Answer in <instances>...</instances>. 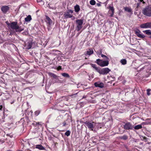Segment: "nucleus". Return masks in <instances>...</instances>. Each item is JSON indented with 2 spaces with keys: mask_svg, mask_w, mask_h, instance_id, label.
I'll list each match as a JSON object with an SVG mask.
<instances>
[{
  "mask_svg": "<svg viewBox=\"0 0 151 151\" xmlns=\"http://www.w3.org/2000/svg\"><path fill=\"white\" fill-rule=\"evenodd\" d=\"M11 28L13 29H15L16 32H20L23 30V28H21L17 25V22H12L10 24Z\"/></svg>",
  "mask_w": 151,
  "mask_h": 151,
  "instance_id": "1",
  "label": "nucleus"
},
{
  "mask_svg": "<svg viewBox=\"0 0 151 151\" xmlns=\"http://www.w3.org/2000/svg\"><path fill=\"white\" fill-rule=\"evenodd\" d=\"M86 127L88 128L89 130L93 131V129L95 127L96 123L93 121H86L84 122Z\"/></svg>",
  "mask_w": 151,
  "mask_h": 151,
  "instance_id": "2",
  "label": "nucleus"
},
{
  "mask_svg": "<svg viewBox=\"0 0 151 151\" xmlns=\"http://www.w3.org/2000/svg\"><path fill=\"white\" fill-rule=\"evenodd\" d=\"M142 12L145 16L151 17V6H147L143 8Z\"/></svg>",
  "mask_w": 151,
  "mask_h": 151,
  "instance_id": "3",
  "label": "nucleus"
},
{
  "mask_svg": "<svg viewBox=\"0 0 151 151\" xmlns=\"http://www.w3.org/2000/svg\"><path fill=\"white\" fill-rule=\"evenodd\" d=\"M96 63L99 65L101 67L107 66L109 64V62L108 60H106L103 61L99 59L96 60Z\"/></svg>",
  "mask_w": 151,
  "mask_h": 151,
  "instance_id": "4",
  "label": "nucleus"
},
{
  "mask_svg": "<svg viewBox=\"0 0 151 151\" xmlns=\"http://www.w3.org/2000/svg\"><path fill=\"white\" fill-rule=\"evenodd\" d=\"M73 11L71 9H68L64 13L63 16L65 18H71L73 17L72 14Z\"/></svg>",
  "mask_w": 151,
  "mask_h": 151,
  "instance_id": "5",
  "label": "nucleus"
},
{
  "mask_svg": "<svg viewBox=\"0 0 151 151\" xmlns=\"http://www.w3.org/2000/svg\"><path fill=\"white\" fill-rule=\"evenodd\" d=\"M77 27L76 29L77 31H79L82 27L83 24V20L81 19H77L76 20Z\"/></svg>",
  "mask_w": 151,
  "mask_h": 151,
  "instance_id": "6",
  "label": "nucleus"
},
{
  "mask_svg": "<svg viewBox=\"0 0 151 151\" xmlns=\"http://www.w3.org/2000/svg\"><path fill=\"white\" fill-rule=\"evenodd\" d=\"M124 128L126 130L132 129L133 128L132 126L129 122H128L125 124L124 126Z\"/></svg>",
  "mask_w": 151,
  "mask_h": 151,
  "instance_id": "7",
  "label": "nucleus"
},
{
  "mask_svg": "<svg viewBox=\"0 0 151 151\" xmlns=\"http://www.w3.org/2000/svg\"><path fill=\"white\" fill-rule=\"evenodd\" d=\"M110 70L108 68H105L101 69L100 74L106 75L108 73Z\"/></svg>",
  "mask_w": 151,
  "mask_h": 151,
  "instance_id": "8",
  "label": "nucleus"
},
{
  "mask_svg": "<svg viewBox=\"0 0 151 151\" xmlns=\"http://www.w3.org/2000/svg\"><path fill=\"white\" fill-rule=\"evenodd\" d=\"M140 27L146 29L151 28V22H149L142 24L140 25Z\"/></svg>",
  "mask_w": 151,
  "mask_h": 151,
  "instance_id": "9",
  "label": "nucleus"
},
{
  "mask_svg": "<svg viewBox=\"0 0 151 151\" xmlns=\"http://www.w3.org/2000/svg\"><path fill=\"white\" fill-rule=\"evenodd\" d=\"M135 34L138 37L140 38H144L145 37V36L142 34L141 31L138 29L135 31Z\"/></svg>",
  "mask_w": 151,
  "mask_h": 151,
  "instance_id": "10",
  "label": "nucleus"
},
{
  "mask_svg": "<svg viewBox=\"0 0 151 151\" xmlns=\"http://www.w3.org/2000/svg\"><path fill=\"white\" fill-rule=\"evenodd\" d=\"M108 8L109 9V12L110 14V16L112 17L113 16L114 13V9L113 6H111L109 5Z\"/></svg>",
  "mask_w": 151,
  "mask_h": 151,
  "instance_id": "11",
  "label": "nucleus"
},
{
  "mask_svg": "<svg viewBox=\"0 0 151 151\" xmlns=\"http://www.w3.org/2000/svg\"><path fill=\"white\" fill-rule=\"evenodd\" d=\"M9 7L7 6H3L1 7V9L2 12L4 13H6L9 10Z\"/></svg>",
  "mask_w": 151,
  "mask_h": 151,
  "instance_id": "12",
  "label": "nucleus"
},
{
  "mask_svg": "<svg viewBox=\"0 0 151 151\" xmlns=\"http://www.w3.org/2000/svg\"><path fill=\"white\" fill-rule=\"evenodd\" d=\"M94 85L96 87L101 88H102L104 86V83L100 82H96L94 83Z\"/></svg>",
  "mask_w": 151,
  "mask_h": 151,
  "instance_id": "13",
  "label": "nucleus"
},
{
  "mask_svg": "<svg viewBox=\"0 0 151 151\" xmlns=\"http://www.w3.org/2000/svg\"><path fill=\"white\" fill-rule=\"evenodd\" d=\"M125 11L127 12L130 14H132L133 13V11L132 9L128 7H124V8Z\"/></svg>",
  "mask_w": 151,
  "mask_h": 151,
  "instance_id": "14",
  "label": "nucleus"
},
{
  "mask_svg": "<svg viewBox=\"0 0 151 151\" xmlns=\"http://www.w3.org/2000/svg\"><path fill=\"white\" fill-rule=\"evenodd\" d=\"M46 19L47 20L46 22L49 25H51L52 23V21L51 19L47 16H46Z\"/></svg>",
  "mask_w": 151,
  "mask_h": 151,
  "instance_id": "15",
  "label": "nucleus"
},
{
  "mask_svg": "<svg viewBox=\"0 0 151 151\" xmlns=\"http://www.w3.org/2000/svg\"><path fill=\"white\" fill-rule=\"evenodd\" d=\"M36 148L40 150H45V148L42 145H37Z\"/></svg>",
  "mask_w": 151,
  "mask_h": 151,
  "instance_id": "16",
  "label": "nucleus"
},
{
  "mask_svg": "<svg viewBox=\"0 0 151 151\" xmlns=\"http://www.w3.org/2000/svg\"><path fill=\"white\" fill-rule=\"evenodd\" d=\"M48 74L50 76L52 77H53L55 79H56L58 77L56 75L53 73L50 72L48 73Z\"/></svg>",
  "mask_w": 151,
  "mask_h": 151,
  "instance_id": "17",
  "label": "nucleus"
},
{
  "mask_svg": "<svg viewBox=\"0 0 151 151\" xmlns=\"http://www.w3.org/2000/svg\"><path fill=\"white\" fill-rule=\"evenodd\" d=\"M74 9L75 11L76 12H79L80 10V7L78 5H76L75 6Z\"/></svg>",
  "mask_w": 151,
  "mask_h": 151,
  "instance_id": "18",
  "label": "nucleus"
},
{
  "mask_svg": "<svg viewBox=\"0 0 151 151\" xmlns=\"http://www.w3.org/2000/svg\"><path fill=\"white\" fill-rule=\"evenodd\" d=\"M25 20L26 22H28L30 21L32 19V18L31 15H29L26 17L25 18Z\"/></svg>",
  "mask_w": 151,
  "mask_h": 151,
  "instance_id": "19",
  "label": "nucleus"
},
{
  "mask_svg": "<svg viewBox=\"0 0 151 151\" xmlns=\"http://www.w3.org/2000/svg\"><path fill=\"white\" fill-rule=\"evenodd\" d=\"M86 54L88 55H90L93 54V50L92 49H89L87 51Z\"/></svg>",
  "mask_w": 151,
  "mask_h": 151,
  "instance_id": "20",
  "label": "nucleus"
},
{
  "mask_svg": "<svg viewBox=\"0 0 151 151\" xmlns=\"http://www.w3.org/2000/svg\"><path fill=\"white\" fill-rule=\"evenodd\" d=\"M134 128V129L137 130L142 128V126L141 125L139 124L135 126Z\"/></svg>",
  "mask_w": 151,
  "mask_h": 151,
  "instance_id": "21",
  "label": "nucleus"
},
{
  "mask_svg": "<svg viewBox=\"0 0 151 151\" xmlns=\"http://www.w3.org/2000/svg\"><path fill=\"white\" fill-rule=\"evenodd\" d=\"M32 43L30 42H28L27 43V48L28 49H30L32 46Z\"/></svg>",
  "mask_w": 151,
  "mask_h": 151,
  "instance_id": "22",
  "label": "nucleus"
},
{
  "mask_svg": "<svg viewBox=\"0 0 151 151\" xmlns=\"http://www.w3.org/2000/svg\"><path fill=\"white\" fill-rule=\"evenodd\" d=\"M120 62L122 65H124L126 64L127 61L125 59H122L121 60Z\"/></svg>",
  "mask_w": 151,
  "mask_h": 151,
  "instance_id": "23",
  "label": "nucleus"
},
{
  "mask_svg": "<svg viewBox=\"0 0 151 151\" xmlns=\"http://www.w3.org/2000/svg\"><path fill=\"white\" fill-rule=\"evenodd\" d=\"M145 124H151V119H146V121L145 122Z\"/></svg>",
  "mask_w": 151,
  "mask_h": 151,
  "instance_id": "24",
  "label": "nucleus"
},
{
  "mask_svg": "<svg viewBox=\"0 0 151 151\" xmlns=\"http://www.w3.org/2000/svg\"><path fill=\"white\" fill-rule=\"evenodd\" d=\"M143 32L145 33L146 34L148 35H150L151 34V31L150 30H147L145 31H144Z\"/></svg>",
  "mask_w": 151,
  "mask_h": 151,
  "instance_id": "25",
  "label": "nucleus"
},
{
  "mask_svg": "<svg viewBox=\"0 0 151 151\" xmlns=\"http://www.w3.org/2000/svg\"><path fill=\"white\" fill-rule=\"evenodd\" d=\"M62 75L63 76V77H67V78H69L70 76L69 75L66 73H63L62 74Z\"/></svg>",
  "mask_w": 151,
  "mask_h": 151,
  "instance_id": "26",
  "label": "nucleus"
},
{
  "mask_svg": "<svg viewBox=\"0 0 151 151\" xmlns=\"http://www.w3.org/2000/svg\"><path fill=\"white\" fill-rule=\"evenodd\" d=\"M140 137L141 139L142 140H145V142L147 141V137L142 136H140Z\"/></svg>",
  "mask_w": 151,
  "mask_h": 151,
  "instance_id": "27",
  "label": "nucleus"
},
{
  "mask_svg": "<svg viewBox=\"0 0 151 151\" xmlns=\"http://www.w3.org/2000/svg\"><path fill=\"white\" fill-rule=\"evenodd\" d=\"M90 4L92 5H94L96 4V1L94 0H91L90 1Z\"/></svg>",
  "mask_w": 151,
  "mask_h": 151,
  "instance_id": "28",
  "label": "nucleus"
},
{
  "mask_svg": "<svg viewBox=\"0 0 151 151\" xmlns=\"http://www.w3.org/2000/svg\"><path fill=\"white\" fill-rule=\"evenodd\" d=\"M70 134V132L69 130H68L65 133V135L67 136H69Z\"/></svg>",
  "mask_w": 151,
  "mask_h": 151,
  "instance_id": "29",
  "label": "nucleus"
},
{
  "mask_svg": "<svg viewBox=\"0 0 151 151\" xmlns=\"http://www.w3.org/2000/svg\"><path fill=\"white\" fill-rule=\"evenodd\" d=\"M128 138V136L127 135H124L121 138L124 140H126Z\"/></svg>",
  "mask_w": 151,
  "mask_h": 151,
  "instance_id": "30",
  "label": "nucleus"
},
{
  "mask_svg": "<svg viewBox=\"0 0 151 151\" xmlns=\"http://www.w3.org/2000/svg\"><path fill=\"white\" fill-rule=\"evenodd\" d=\"M40 111H39V110L37 111H35V115L37 116L40 113Z\"/></svg>",
  "mask_w": 151,
  "mask_h": 151,
  "instance_id": "31",
  "label": "nucleus"
},
{
  "mask_svg": "<svg viewBox=\"0 0 151 151\" xmlns=\"http://www.w3.org/2000/svg\"><path fill=\"white\" fill-rule=\"evenodd\" d=\"M101 57L102 58H105L106 60H108L109 59V58L105 55L104 54H101Z\"/></svg>",
  "mask_w": 151,
  "mask_h": 151,
  "instance_id": "32",
  "label": "nucleus"
},
{
  "mask_svg": "<svg viewBox=\"0 0 151 151\" xmlns=\"http://www.w3.org/2000/svg\"><path fill=\"white\" fill-rule=\"evenodd\" d=\"M95 70L98 72L99 74L100 72L101 69L98 68L97 67L96 68Z\"/></svg>",
  "mask_w": 151,
  "mask_h": 151,
  "instance_id": "33",
  "label": "nucleus"
},
{
  "mask_svg": "<svg viewBox=\"0 0 151 151\" xmlns=\"http://www.w3.org/2000/svg\"><path fill=\"white\" fill-rule=\"evenodd\" d=\"M91 66L93 68H94V69H95L96 68H97V67H96V64H91Z\"/></svg>",
  "mask_w": 151,
  "mask_h": 151,
  "instance_id": "34",
  "label": "nucleus"
},
{
  "mask_svg": "<svg viewBox=\"0 0 151 151\" xmlns=\"http://www.w3.org/2000/svg\"><path fill=\"white\" fill-rule=\"evenodd\" d=\"M140 2L137 3L136 4V8H139V7L140 6Z\"/></svg>",
  "mask_w": 151,
  "mask_h": 151,
  "instance_id": "35",
  "label": "nucleus"
},
{
  "mask_svg": "<svg viewBox=\"0 0 151 151\" xmlns=\"http://www.w3.org/2000/svg\"><path fill=\"white\" fill-rule=\"evenodd\" d=\"M150 90L148 89L147 90V94L148 96H149L150 95Z\"/></svg>",
  "mask_w": 151,
  "mask_h": 151,
  "instance_id": "36",
  "label": "nucleus"
},
{
  "mask_svg": "<svg viewBox=\"0 0 151 151\" xmlns=\"http://www.w3.org/2000/svg\"><path fill=\"white\" fill-rule=\"evenodd\" d=\"M139 2H142L143 4H145V2L143 1V0H138Z\"/></svg>",
  "mask_w": 151,
  "mask_h": 151,
  "instance_id": "37",
  "label": "nucleus"
},
{
  "mask_svg": "<svg viewBox=\"0 0 151 151\" xmlns=\"http://www.w3.org/2000/svg\"><path fill=\"white\" fill-rule=\"evenodd\" d=\"M146 66H145L143 67H142L141 69L140 70V71H141L142 70H143L144 69H145L146 67Z\"/></svg>",
  "mask_w": 151,
  "mask_h": 151,
  "instance_id": "38",
  "label": "nucleus"
},
{
  "mask_svg": "<svg viewBox=\"0 0 151 151\" xmlns=\"http://www.w3.org/2000/svg\"><path fill=\"white\" fill-rule=\"evenodd\" d=\"M77 94V93H76V94H74L73 95H71L70 96L72 97H74V96H75Z\"/></svg>",
  "mask_w": 151,
  "mask_h": 151,
  "instance_id": "39",
  "label": "nucleus"
},
{
  "mask_svg": "<svg viewBox=\"0 0 151 151\" xmlns=\"http://www.w3.org/2000/svg\"><path fill=\"white\" fill-rule=\"evenodd\" d=\"M66 124V123L65 122H63V126H65Z\"/></svg>",
  "mask_w": 151,
  "mask_h": 151,
  "instance_id": "40",
  "label": "nucleus"
},
{
  "mask_svg": "<svg viewBox=\"0 0 151 151\" xmlns=\"http://www.w3.org/2000/svg\"><path fill=\"white\" fill-rule=\"evenodd\" d=\"M42 1V0H37V2L38 3L41 2Z\"/></svg>",
  "mask_w": 151,
  "mask_h": 151,
  "instance_id": "41",
  "label": "nucleus"
},
{
  "mask_svg": "<svg viewBox=\"0 0 151 151\" xmlns=\"http://www.w3.org/2000/svg\"><path fill=\"white\" fill-rule=\"evenodd\" d=\"M2 108V105L0 106V110H1Z\"/></svg>",
  "mask_w": 151,
  "mask_h": 151,
  "instance_id": "42",
  "label": "nucleus"
},
{
  "mask_svg": "<svg viewBox=\"0 0 151 151\" xmlns=\"http://www.w3.org/2000/svg\"><path fill=\"white\" fill-rule=\"evenodd\" d=\"M97 5L98 6H101V4H99V3H97Z\"/></svg>",
  "mask_w": 151,
  "mask_h": 151,
  "instance_id": "43",
  "label": "nucleus"
},
{
  "mask_svg": "<svg viewBox=\"0 0 151 151\" xmlns=\"http://www.w3.org/2000/svg\"><path fill=\"white\" fill-rule=\"evenodd\" d=\"M72 20H74L75 19V17L74 16L72 17Z\"/></svg>",
  "mask_w": 151,
  "mask_h": 151,
  "instance_id": "44",
  "label": "nucleus"
},
{
  "mask_svg": "<svg viewBox=\"0 0 151 151\" xmlns=\"http://www.w3.org/2000/svg\"><path fill=\"white\" fill-rule=\"evenodd\" d=\"M38 124V125H40V123L38 122L37 123H36V125Z\"/></svg>",
  "mask_w": 151,
  "mask_h": 151,
  "instance_id": "45",
  "label": "nucleus"
},
{
  "mask_svg": "<svg viewBox=\"0 0 151 151\" xmlns=\"http://www.w3.org/2000/svg\"><path fill=\"white\" fill-rule=\"evenodd\" d=\"M86 96H83V98H86Z\"/></svg>",
  "mask_w": 151,
  "mask_h": 151,
  "instance_id": "46",
  "label": "nucleus"
},
{
  "mask_svg": "<svg viewBox=\"0 0 151 151\" xmlns=\"http://www.w3.org/2000/svg\"><path fill=\"white\" fill-rule=\"evenodd\" d=\"M7 151H12L11 150H7Z\"/></svg>",
  "mask_w": 151,
  "mask_h": 151,
  "instance_id": "47",
  "label": "nucleus"
},
{
  "mask_svg": "<svg viewBox=\"0 0 151 151\" xmlns=\"http://www.w3.org/2000/svg\"><path fill=\"white\" fill-rule=\"evenodd\" d=\"M103 151H105V150H103Z\"/></svg>",
  "mask_w": 151,
  "mask_h": 151,
  "instance_id": "48",
  "label": "nucleus"
},
{
  "mask_svg": "<svg viewBox=\"0 0 151 151\" xmlns=\"http://www.w3.org/2000/svg\"><path fill=\"white\" fill-rule=\"evenodd\" d=\"M150 38H151V36H150Z\"/></svg>",
  "mask_w": 151,
  "mask_h": 151,
  "instance_id": "49",
  "label": "nucleus"
}]
</instances>
